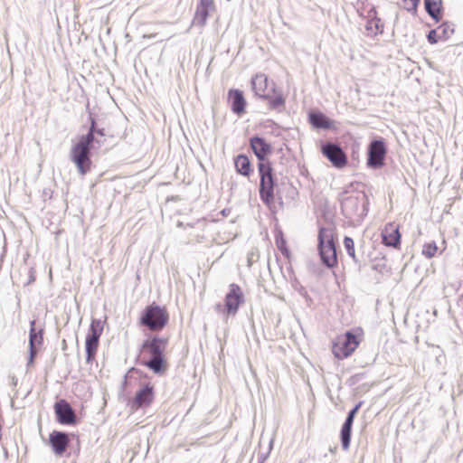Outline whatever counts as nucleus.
I'll list each match as a JSON object with an SVG mask.
<instances>
[{
	"instance_id": "obj_1",
	"label": "nucleus",
	"mask_w": 463,
	"mask_h": 463,
	"mask_svg": "<svg viewBox=\"0 0 463 463\" xmlns=\"http://www.w3.org/2000/svg\"><path fill=\"white\" fill-rule=\"evenodd\" d=\"M339 199L345 218L360 221L367 215V197L364 193L345 189L339 194Z\"/></svg>"
},
{
	"instance_id": "obj_2",
	"label": "nucleus",
	"mask_w": 463,
	"mask_h": 463,
	"mask_svg": "<svg viewBox=\"0 0 463 463\" xmlns=\"http://www.w3.org/2000/svg\"><path fill=\"white\" fill-rule=\"evenodd\" d=\"M166 345V339L154 336L150 340H145L141 345L143 350H147L150 354V359L146 361L144 365L156 374H161L165 371L166 364L163 353Z\"/></svg>"
},
{
	"instance_id": "obj_3",
	"label": "nucleus",
	"mask_w": 463,
	"mask_h": 463,
	"mask_svg": "<svg viewBox=\"0 0 463 463\" xmlns=\"http://www.w3.org/2000/svg\"><path fill=\"white\" fill-rule=\"evenodd\" d=\"M168 320L169 316L166 309L153 303L143 310L139 323L150 331H160L166 326Z\"/></svg>"
},
{
	"instance_id": "obj_4",
	"label": "nucleus",
	"mask_w": 463,
	"mask_h": 463,
	"mask_svg": "<svg viewBox=\"0 0 463 463\" xmlns=\"http://www.w3.org/2000/svg\"><path fill=\"white\" fill-rule=\"evenodd\" d=\"M318 250L322 263L327 268L337 264L335 243L331 230L320 228L318 232Z\"/></svg>"
},
{
	"instance_id": "obj_5",
	"label": "nucleus",
	"mask_w": 463,
	"mask_h": 463,
	"mask_svg": "<svg viewBox=\"0 0 463 463\" xmlns=\"http://www.w3.org/2000/svg\"><path fill=\"white\" fill-rule=\"evenodd\" d=\"M260 197L266 204H270L274 201V188L276 179L273 175V169L269 162H259Z\"/></svg>"
},
{
	"instance_id": "obj_6",
	"label": "nucleus",
	"mask_w": 463,
	"mask_h": 463,
	"mask_svg": "<svg viewBox=\"0 0 463 463\" xmlns=\"http://www.w3.org/2000/svg\"><path fill=\"white\" fill-rule=\"evenodd\" d=\"M387 148L383 138L371 141L367 151V165L377 169L384 165Z\"/></svg>"
},
{
	"instance_id": "obj_7",
	"label": "nucleus",
	"mask_w": 463,
	"mask_h": 463,
	"mask_svg": "<svg viewBox=\"0 0 463 463\" xmlns=\"http://www.w3.org/2000/svg\"><path fill=\"white\" fill-rule=\"evenodd\" d=\"M358 344L356 335L347 332L345 335L337 338L332 351L336 358L344 359L348 357L357 348Z\"/></svg>"
},
{
	"instance_id": "obj_8",
	"label": "nucleus",
	"mask_w": 463,
	"mask_h": 463,
	"mask_svg": "<svg viewBox=\"0 0 463 463\" xmlns=\"http://www.w3.org/2000/svg\"><path fill=\"white\" fill-rule=\"evenodd\" d=\"M70 159L77 167L78 172L84 175L91 167L90 149L75 144L70 152Z\"/></svg>"
},
{
	"instance_id": "obj_9",
	"label": "nucleus",
	"mask_w": 463,
	"mask_h": 463,
	"mask_svg": "<svg viewBox=\"0 0 463 463\" xmlns=\"http://www.w3.org/2000/svg\"><path fill=\"white\" fill-rule=\"evenodd\" d=\"M252 90L257 96L262 99H269L270 93H275V83L269 81L267 75L258 73L251 79Z\"/></svg>"
},
{
	"instance_id": "obj_10",
	"label": "nucleus",
	"mask_w": 463,
	"mask_h": 463,
	"mask_svg": "<svg viewBox=\"0 0 463 463\" xmlns=\"http://www.w3.org/2000/svg\"><path fill=\"white\" fill-rule=\"evenodd\" d=\"M322 153L337 168H342L347 164V157L345 152L336 144H325L322 146Z\"/></svg>"
},
{
	"instance_id": "obj_11",
	"label": "nucleus",
	"mask_w": 463,
	"mask_h": 463,
	"mask_svg": "<svg viewBox=\"0 0 463 463\" xmlns=\"http://www.w3.org/2000/svg\"><path fill=\"white\" fill-rule=\"evenodd\" d=\"M54 412L59 423L63 425H73L77 421L76 414L65 400H59L54 404Z\"/></svg>"
},
{
	"instance_id": "obj_12",
	"label": "nucleus",
	"mask_w": 463,
	"mask_h": 463,
	"mask_svg": "<svg viewBox=\"0 0 463 463\" xmlns=\"http://www.w3.org/2000/svg\"><path fill=\"white\" fill-rule=\"evenodd\" d=\"M244 302V296L237 284H231L229 292L225 297V308L228 314L235 315L239 307Z\"/></svg>"
},
{
	"instance_id": "obj_13",
	"label": "nucleus",
	"mask_w": 463,
	"mask_h": 463,
	"mask_svg": "<svg viewBox=\"0 0 463 463\" xmlns=\"http://www.w3.org/2000/svg\"><path fill=\"white\" fill-rule=\"evenodd\" d=\"M213 0H200L193 19L194 25L203 27L205 25L210 12L214 10Z\"/></svg>"
},
{
	"instance_id": "obj_14",
	"label": "nucleus",
	"mask_w": 463,
	"mask_h": 463,
	"mask_svg": "<svg viewBox=\"0 0 463 463\" xmlns=\"http://www.w3.org/2000/svg\"><path fill=\"white\" fill-rule=\"evenodd\" d=\"M49 440L53 452L58 456H61L66 451L70 442L69 435L58 430H53L50 434Z\"/></svg>"
},
{
	"instance_id": "obj_15",
	"label": "nucleus",
	"mask_w": 463,
	"mask_h": 463,
	"mask_svg": "<svg viewBox=\"0 0 463 463\" xmlns=\"http://www.w3.org/2000/svg\"><path fill=\"white\" fill-rule=\"evenodd\" d=\"M250 147L260 162H267L266 157L271 153V146L260 137H253L250 140Z\"/></svg>"
},
{
	"instance_id": "obj_16",
	"label": "nucleus",
	"mask_w": 463,
	"mask_h": 463,
	"mask_svg": "<svg viewBox=\"0 0 463 463\" xmlns=\"http://www.w3.org/2000/svg\"><path fill=\"white\" fill-rule=\"evenodd\" d=\"M382 241L385 246L397 249L401 244V234L398 227L392 223L387 224L382 232Z\"/></svg>"
},
{
	"instance_id": "obj_17",
	"label": "nucleus",
	"mask_w": 463,
	"mask_h": 463,
	"mask_svg": "<svg viewBox=\"0 0 463 463\" xmlns=\"http://www.w3.org/2000/svg\"><path fill=\"white\" fill-rule=\"evenodd\" d=\"M228 98L231 102V109L233 113L241 115L245 111L246 101L242 91L239 90H230Z\"/></svg>"
},
{
	"instance_id": "obj_18",
	"label": "nucleus",
	"mask_w": 463,
	"mask_h": 463,
	"mask_svg": "<svg viewBox=\"0 0 463 463\" xmlns=\"http://www.w3.org/2000/svg\"><path fill=\"white\" fill-rule=\"evenodd\" d=\"M43 329L41 328L38 332L35 330V321L33 320L30 323V333H29V350H30V355L28 360V364H32L33 361V358L36 354V348L34 346L35 342H37L39 345L43 342Z\"/></svg>"
},
{
	"instance_id": "obj_19",
	"label": "nucleus",
	"mask_w": 463,
	"mask_h": 463,
	"mask_svg": "<svg viewBox=\"0 0 463 463\" xmlns=\"http://www.w3.org/2000/svg\"><path fill=\"white\" fill-rule=\"evenodd\" d=\"M154 397L153 387L146 385L140 389L135 397V402L138 407L146 406L150 404Z\"/></svg>"
},
{
	"instance_id": "obj_20",
	"label": "nucleus",
	"mask_w": 463,
	"mask_h": 463,
	"mask_svg": "<svg viewBox=\"0 0 463 463\" xmlns=\"http://www.w3.org/2000/svg\"><path fill=\"white\" fill-rule=\"evenodd\" d=\"M427 14L436 22L441 18V0H424Z\"/></svg>"
},
{
	"instance_id": "obj_21",
	"label": "nucleus",
	"mask_w": 463,
	"mask_h": 463,
	"mask_svg": "<svg viewBox=\"0 0 463 463\" xmlns=\"http://www.w3.org/2000/svg\"><path fill=\"white\" fill-rule=\"evenodd\" d=\"M308 118L310 124L316 128L327 129L331 127L329 118L321 112H311Z\"/></svg>"
},
{
	"instance_id": "obj_22",
	"label": "nucleus",
	"mask_w": 463,
	"mask_h": 463,
	"mask_svg": "<svg viewBox=\"0 0 463 463\" xmlns=\"http://www.w3.org/2000/svg\"><path fill=\"white\" fill-rule=\"evenodd\" d=\"M234 165L237 172L244 176H249L251 168H250V162L247 156L245 155H239L234 159Z\"/></svg>"
},
{
	"instance_id": "obj_23",
	"label": "nucleus",
	"mask_w": 463,
	"mask_h": 463,
	"mask_svg": "<svg viewBox=\"0 0 463 463\" xmlns=\"http://www.w3.org/2000/svg\"><path fill=\"white\" fill-rule=\"evenodd\" d=\"M99 346V339L86 336L85 349H86V362L91 363L95 357Z\"/></svg>"
},
{
	"instance_id": "obj_24",
	"label": "nucleus",
	"mask_w": 463,
	"mask_h": 463,
	"mask_svg": "<svg viewBox=\"0 0 463 463\" xmlns=\"http://www.w3.org/2000/svg\"><path fill=\"white\" fill-rule=\"evenodd\" d=\"M103 324L104 322L102 320L93 318L91 320L87 336L99 340V337L103 332Z\"/></svg>"
},
{
	"instance_id": "obj_25",
	"label": "nucleus",
	"mask_w": 463,
	"mask_h": 463,
	"mask_svg": "<svg viewBox=\"0 0 463 463\" xmlns=\"http://www.w3.org/2000/svg\"><path fill=\"white\" fill-rule=\"evenodd\" d=\"M96 142L98 144L100 143L99 139L98 137H95V133H92L91 131H88L86 135H82L79 141L76 143L79 146H81L83 147H87L89 149H91V145Z\"/></svg>"
},
{
	"instance_id": "obj_26",
	"label": "nucleus",
	"mask_w": 463,
	"mask_h": 463,
	"mask_svg": "<svg viewBox=\"0 0 463 463\" xmlns=\"http://www.w3.org/2000/svg\"><path fill=\"white\" fill-rule=\"evenodd\" d=\"M351 432H352V426L344 423L341 428L340 438H341L342 448L345 450L350 446Z\"/></svg>"
},
{
	"instance_id": "obj_27",
	"label": "nucleus",
	"mask_w": 463,
	"mask_h": 463,
	"mask_svg": "<svg viewBox=\"0 0 463 463\" xmlns=\"http://www.w3.org/2000/svg\"><path fill=\"white\" fill-rule=\"evenodd\" d=\"M285 99L281 93H279L274 99H269V107L270 109L280 110V108H284Z\"/></svg>"
},
{
	"instance_id": "obj_28",
	"label": "nucleus",
	"mask_w": 463,
	"mask_h": 463,
	"mask_svg": "<svg viewBox=\"0 0 463 463\" xmlns=\"http://www.w3.org/2000/svg\"><path fill=\"white\" fill-rule=\"evenodd\" d=\"M344 246L346 250L347 254L353 258V260H356L355 258V250H354V242L352 238L345 236L344 239Z\"/></svg>"
},
{
	"instance_id": "obj_29",
	"label": "nucleus",
	"mask_w": 463,
	"mask_h": 463,
	"mask_svg": "<svg viewBox=\"0 0 463 463\" xmlns=\"http://www.w3.org/2000/svg\"><path fill=\"white\" fill-rule=\"evenodd\" d=\"M401 1H402V3L400 5L405 10H407L408 12H411L412 14L416 13L417 6L420 3V0H401Z\"/></svg>"
},
{
	"instance_id": "obj_30",
	"label": "nucleus",
	"mask_w": 463,
	"mask_h": 463,
	"mask_svg": "<svg viewBox=\"0 0 463 463\" xmlns=\"http://www.w3.org/2000/svg\"><path fill=\"white\" fill-rule=\"evenodd\" d=\"M438 250V247L435 242L427 243L423 246L422 249V254L430 259L433 256H435L436 252Z\"/></svg>"
},
{
	"instance_id": "obj_31",
	"label": "nucleus",
	"mask_w": 463,
	"mask_h": 463,
	"mask_svg": "<svg viewBox=\"0 0 463 463\" xmlns=\"http://www.w3.org/2000/svg\"><path fill=\"white\" fill-rule=\"evenodd\" d=\"M438 30L440 32V34L444 39L449 38L454 33L452 25L448 23L442 24Z\"/></svg>"
},
{
	"instance_id": "obj_32",
	"label": "nucleus",
	"mask_w": 463,
	"mask_h": 463,
	"mask_svg": "<svg viewBox=\"0 0 463 463\" xmlns=\"http://www.w3.org/2000/svg\"><path fill=\"white\" fill-rule=\"evenodd\" d=\"M361 405H362V402H360L351 411H349V412L345 418V420L344 422L345 424L353 426L354 417H355L357 411H359Z\"/></svg>"
},
{
	"instance_id": "obj_33",
	"label": "nucleus",
	"mask_w": 463,
	"mask_h": 463,
	"mask_svg": "<svg viewBox=\"0 0 463 463\" xmlns=\"http://www.w3.org/2000/svg\"><path fill=\"white\" fill-rule=\"evenodd\" d=\"M276 244L283 255H288V250L286 247V241L282 237L280 239H276Z\"/></svg>"
},
{
	"instance_id": "obj_34",
	"label": "nucleus",
	"mask_w": 463,
	"mask_h": 463,
	"mask_svg": "<svg viewBox=\"0 0 463 463\" xmlns=\"http://www.w3.org/2000/svg\"><path fill=\"white\" fill-rule=\"evenodd\" d=\"M430 43L434 44L438 42L437 30H430L427 35Z\"/></svg>"
},
{
	"instance_id": "obj_35",
	"label": "nucleus",
	"mask_w": 463,
	"mask_h": 463,
	"mask_svg": "<svg viewBox=\"0 0 463 463\" xmlns=\"http://www.w3.org/2000/svg\"><path fill=\"white\" fill-rule=\"evenodd\" d=\"M97 128H97L96 120L92 117H90V126L89 131H91L92 133H95Z\"/></svg>"
},
{
	"instance_id": "obj_36",
	"label": "nucleus",
	"mask_w": 463,
	"mask_h": 463,
	"mask_svg": "<svg viewBox=\"0 0 463 463\" xmlns=\"http://www.w3.org/2000/svg\"><path fill=\"white\" fill-rule=\"evenodd\" d=\"M95 135L104 137L105 136V129L104 128H97L95 131Z\"/></svg>"
},
{
	"instance_id": "obj_37",
	"label": "nucleus",
	"mask_w": 463,
	"mask_h": 463,
	"mask_svg": "<svg viewBox=\"0 0 463 463\" xmlns=\"http://www.w3.org/2000/svg\"><path fill=\"white\" fill-rule=\"evenodd\" d=\"M267 458H268V454H261L259 457V463H264L265 460L267 459Z\"/></svg>"
},
{
	"instance_id": "obj_38",
	"label": "nucleus",
	"mask_w": 463,
	"mask_h": 463,
	"mask_svg": "<svg viewBox=\"0 0 463 463\" xmlns=\"http://www.w3.org/2000/svg\"><path fill=\"white\" fill-rule=\"evenodd\" d=\"M215 308H216L217 310H221V309L222 308V306L221 304H217V305L215 306Z\"/></svg>"
},
{
	"instance_id": "obj_39",
	"label": "nucleus",
	"mask_w": 463,
	"mask_h": 463,
	"mask_svg": "<svg viewBox=\"0 0 463 463\" xmlns=\"http://www.w3.org/2000/svg\"><path fill=\"white\" fill-rule=\"evenodd\" d=\"M271 448H272V441L270 442L269 449H271Z\"/></svg>"
}]
</instances>
